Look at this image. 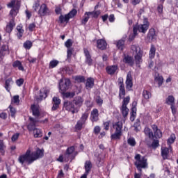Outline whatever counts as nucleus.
Instances as JSON below:
<instances>
[{
	"instance_id": "nucleus-1",
	"label": "nucleus",
	"mask_w": 178,
	"mask_h": 178,
	"mask_svg": "<svg viewBox=\"0 0 178 178\" xmlns=\"http://www.w3.org/2000/svg\"><path fill=\"white\" fill-rule=\"evenodd\" d=\"M42 156H44V151L40 149L32 154L30 150H27L25 154L19 156L18 161L22 165H23L24 162H27L28 165H30L33 163L34 161H36L38 158H42Z\"/></svg>"
},
{
	"instance_id": "nucleus-2",
	"label": "nucleus",
	"mask_w": 178,
	"mask_h": 178,
	"mask_svg": "<svg viewBox=\"0 0 178 178\" xmlns=\"http://www.w3.org/2000/svg\"><path fill=\"white\" fill-rule=\"evenodd\" d=\"M135 159L134 165L140 173L135 172L134 178H141V176H143V169H148L147 159L145 156L141 157V154H136Z\"/></svg>"
},
{
	"instance_id": "nucleus-3",
	"label": "nucleus",
	"mask_w": 178,
	"mask_h": 178,
	"mask_svg": "<svg viewBox=\"0 0 178 178\" xmlns=\"http://www.w3.org/2000/svg\"><path fill=\"white\" fill-rule=\"evenodd\" d=\"M113 129L115 132L111 135L112 140H119L122 137V129H123V123L122 122H118L113 124Z\"/></svg>"
},
{
	"instance_id": "nucleus-4",
	"label": "nucleus",
	"mask_w": 178,
	"mask_h": 178,
	"mask_svg": "<svg viewBox=\"0 0 178 178\" xmlns=\"http://www.w3.org/2000/svg\"><path fill=\"white\" fill-rule=\"evenodd\" d=\"M149 28V22H148V19L144 18L143 19V24L136 25L134 27V29H136V33L139 31V33H143V34H145L147 33V31Z\"/></svg>"
},
{
	"instance_id": "nucleus-5",
	"label": "nucleus",
	"mask_w": 178,
	"mask_h": 178,
	"mask_svg": "<svg viewBox=\"0 0 178 178\" xmlns=\"http://www.w3.org/2000/svg\"><path fill=\"white\" fill-rule=\"evenodd\" d=\"M70 87V79H60L59 81V90L61 94H65Z\"/></svg>"
},
{
	"instance_id": "nucleus-6",
	"label": "nucleus",
	"mask_w": 178,
	"mask_h": 178,
	"mask_svg": "<svg viewBox=\"0 0 178 178\" xmlns=\"http://www.w3.org/2000/svg\"><path fill=\"white\" fill-rule=\"evenodd\" d=\"M146 41H147V42H154V41H156V31L155 29L152 28L149 30Z\"/></svg>"
},
{
	"instance_id": "nucleus-7",
	"label": "nucleus",
	"mask_w": 178,
	"mask_h": 178,
	"mask_svg": "<svg viewBox=\"0 0 178 178\" xmlns=\"http://www.w3.org/2000/svg\"><path fill=\"white\" fill-rule=\"evenodd\" d=\"M64 106L66 111H68L69 112H72V114L77 113L79 112V110H77V108H76V106H74V104L73 103V102H65Z\"/></svg>"
},
{
	"instance_id": "nucleus-8",
	"label": "nucleus",
	"mask_w": 178,
	"mask_h": 178,
	"mask_svg": "<svg viewBox=\"0 0 178 178\" xmlns=\"http://www.w3.org/2000/svg\"><path fill=\"white\" fill-rule=\"evenodd\" d=\"M72 102L79 112V111H80V108L82 107L83 104H84V98L80 96H76L74 97Z\"/></svg>"
},
{
	"instance_id": "nucleus-9",
	"label": "nucleus",
	"mask_w": 178,
	"mask_h": 178,
	"mask_svg": "<svg viewBox=\"0 0 178 178\" xmlns=\"http://www.w3.org/2000/svg\"><path fill=\"white\" fill-rule=\"evenodd\" d=\"M126 88L128 91H130L131 88H133V76H131V72H129L127 75V79H126Z\"/></svg>"
},
{
	"instance_id": "nucleus-10",
	"label": "nucleus",
	"mask_w": 178,
	"mask_h": 178,
	"mask_svg": "<svg viewBox=\"0 0 178 178\" xmlns=\"http://www.w3.org/2000/svg\"><path fill=\"white\" fill-rule=\"evenodd\" d=\"M38 15L40 16H48L49 15V8L47 6V4L42 3L38 10Z\"/></svg>"
},
{
	"instance_id": "nucleus-11",
	"label": "nucleus",
	"mask_w": 178,
	"mask_h": 178,
	"mask_svg": "<svg viewBox=\"0 0 178 178\" xmlns=\"http://www.w3.org/2000/svg\"><path fill=\"white\" fill-rule=\"evenodd\" d=\"M83 52L85 55V63L88 65V66H92V58H91V54L88 49L84 48Z\"/></svg>"
},
{
	"instance_id": "nucleus-12",
	"label": "nucleus",
	"mask_w": 178,
	"mask_h": 178,
	"mask_svg": "<svg viewBox=\"0 0 178 178\" xmlns=\"http://www.w3.org/2000/svg\"><path fill=\"white\" fill-rule=\"evenodd\" d=\"M6 55H9V47L6 45H3L0 49V62L3 60Z\"/></svg>"
},
{
	"instance_id": "nucleus-13",
	"label": "nucleus",
	"mask_w": 178,
	"mask_h": 178,
	"mask_svg": "<svg viewBox=\"0 0 178 178\" xmlns=\"http://www.w3.org/2000/svg\"><path fill=\"white\" fill-rule=\"evenodd\" d=\"M91 122L94 123V122H98L99 120V113L98 109L94 108L90 113V118Z\"/></svg>"
},
{
	"instance_id": "nucleus-14",
	"label": "nucleus",
	"mask_w": 178,
	"mask_h": 178,
	"mask_svg": "<svg viewBox=\"0 0 178 178\" xmlns=\"http://www.w3.org/2000/svg\"><path fill=\"white\" fill-rule=\"evenodd\" d=\"M151 127L154 133V138H161L162 131H161V129H158V126L152 124Z\"/></svg>"
},
{
	"instance_id": "nucleus-15",
	"label": "nucleus",
	"mask_w": 178,
	"mask_h": 178,
	"mask_svg": "<svg viewBox=\"0 0 178 178\" xmlns=\"http://www.w3.org/2000/svg\"><path fill=\"white\" fill-rule=\"evenodd\" d=\"M19 8H20V2H17L15 8H13L10 12V15L12 17L11 20H15V17H16V15L19 13Z\"/></svg>"
},
{
	"instance_id": "nucleus-16",
	"label": "nucleus",
	"mask_w": 178,
	"mask_h": 178,
	"mask_svg": "<svg viewBox=\"0 0 178 178\" xmlns=\"http://www.w3.org/2000/svg\"><path fill=\"white\" fill-rule=\"evenodd\" d=\"M31 109L33 113V115L35 116V118H40L41 113L40 112V106L33 104L31 106Z\"/></svg>"
},
{
	"instance_id": "nucleus-17",
	"label": "nucleus",
	"mask_w": 178,
	"mask_h": 178,
	"mask_svg": "<svg viewBox=\"0 0 178 178\" xmlns=\"http://www.w3.org/2000/svg\"><path fill=\"white\" fill-rule=\"evenodd\" d=\"M106 41L103 39H99L97 41V47L102 51L106 49Z\"/></svg>"
},
{
	"instance_id": "nucleus-18",
	"label": "nucleus",
	"mask_w": 178,
	"mask_h": 178,
	"mask_svg": "<svg viewBox=\"0 0 178 178\" xmlns=\"http://www.w3.org/2000/svg\"><path fill=\"white\" fill-rule=\"evenodd\" d=\"M30 123L27 126V129L29 131H33L35 129V124H37V121L35 119L30 117L29 118Z\"/></svg>"
},
{
	"instance_id": "nucleus-19",
	"label": "nucleus",
	"mask_w": 178,
	"mask_h": 178,
	"mask_svg": "<svg viewBox=\"0 0 178 178\" xmlns=\"http://www.w3.org/2000/svg\"><path fill=\"white\" fill-rule=\"evenodd\" d=\"M116 70H118V65H108L106 67V72L111 76L116 73Z\"/></svg>"
},
{
	"instance_id": "nucleus-20",
	"label": "nucleus",
	"mask_w": 178,
	"mask_h": 178,
	"mask_svg": "<svg viewBox=\"0 0 178 178\" xmlns=\"http://www.w3.org/2000/svg\"><path fill=\"white\" fill-rule=\"evenodd\" d=\"M59 105H60V99L56 97H53V106L51 108L52 111H56V109L59 108Z\"/></svg>"
},
{
	"instance_id": "nucleus-21",
	"label": "nucleus",
	"mask_w": 178,
	"mask_h": 178,
	"mask_svg": "<svg viewBox=\"0 0 178 178\" xmlns=\"http://www.w3.org/2000/svg\"><path fill=\"white\" fill-rule=\"evenodd\" d=\"M85 173L86 175H90V172H91V169H92V163L90 161H86L85 162Z\"/></svg>"
},
{
	"instance_id": "nucleus-22",
	"label": "nucleus",
	"mask_w": 178,
	"mask_h": 178,
	"mask_svg": "<svg viewBox=\"0 0 178 178\" xmlns=\"http://www.w3.org/2000/svg\"><path fill=\"white\" fill-rule=\"evenodd\" d=\"M144 133L145 136H147L150 140H154V132H152V130L149 129L148 127H145L144 129Z\"/></svg>"
},
{
	"instance_id": "nucleus-23",
	"label": "nucleus",
	"mask_w": 178,
	"mask_h": 178,
	"mask_svg": "<svg viewBox=\"0 0 178 178\" xmlns=\"http://www.w3.org/2000/svg\"><path fill=\"white\" fill-rule=\"evenodd\" d=\"M16 25L15 24V19H11L8 24H7L6 27V33H12V30H13V27Z\"/></svg>"
},
{
	"instance_id": "nucleus-24",
	"label": "nucleus",
	"mask_w": 178,
	"mask_h": 178,
	"mask_svg": "<svg viewBox=\"0 0 178 178\" xmlns=\"http://www.w3.org/2000/svg\"><path fill=\"white\" fill-rule=\"evenodd\" d=\"M122 60L124 63H127L128 65H130V66H133V65H134V61L133 60V58L130 56L124 55Z\"/></svg>"
},
{
	"instance_id": "nucleus-25",
	"label": "nucleus",
	"mask_w": 178,
	"mask_h": 178,
	"mask_svg": "<svg viewBox=\"0 0 178 178\" xmlns=\"http://www.w3.org/2000/svg\"><path fill=\"white\" fill-rule=\"evenodd\" d=\"M161 156L163 159H168L169 156V149L168 147H161Z\"/></svg>"
},
{
	"instance_id": "nucleus-26",
	"label": "nucleus",
	"mask_w": 178,
	"mask_h": 178,
	"mask_svg": "<svg viewBox=\"0 0 178 178\" xmlns=\"http://www.w3.org/2000/svg\"><path fill=\"white\" fill-rule=\"evenodd\" d=\"M118 97L120 99H123L126 95V88L124 86H119Z\"/></svg>"
},
{
	"instance_id": "nucleus-27",
	"label": "nucleus",
	"mask_w": 178,
	"mask_h": 178,
	"mask_svg": "<svg viewBox=\"0 0 178 178\" xmlns=\"http://www.w3.org/2000/svg\"><path fill=\"white\" fill-rule=\"evenodd\" d=\"M131 49L134 52V54H136V55L143 53L141 49L140 48V46H138V44H132L131 46Z\"/></svg>"
},
{
	"instance_id": "nucleus-28",
	"label": "nucleus",
	"mask_w": 178,
	"mask_h": 178,
	"mask_svg": "<svg viewBox=\"0 0 178 178\" xmlns=\"http://www.w3.org/2000/svg\"><path fill=\"white\" fill-rule=\"evenodd\" d=\"M74 146H71L66 149L65 152H67V154H69L72 156H74V158H76V155H77V152H74Z\"/></svg>"
},
{
	"instance_id": "nucleus-29",
	"label": "nucleus",
	"mask_w": 178,
	"mask_h": 178,
	"mask_svg": "<svg viewBox=\"0 0 178 178\" xmlns=\"http://www.w3.org/2000/svg\"><path fill=\"white\" fill-rule=\"evenodd\" d=\"M155 52H156V48H155L154 44H152L149 53V59H154V58H155Z\"/></svg>"
},
{
	"instance_id": "nucleus-30",
	"label": "nucleus",
	"mask_w": 178,
	"mask_h": 178,
	"mask_svg": "<svg viewBox=\"0 0 178 178\" xmlns=\"http://www.w3.org/2000/svg\"><path fill=\"white\" fill-rule=\"evenodd\" d=\"M86 87L87 90L92 88L94 87V79L88 78L86 81Z\"/></svg>"
},
{
	"instance_id": "nucleus-31",
	"label": "nucleus",
	"mask_w": 178,
	"mask_h": 178,
	"mask_svg": "<svg viewBox=\"0 0 178 178\" xmlns=\"http://www.w3.org/2000/svg\"><path fill=\"white\" fill-rule=\"evenodd\" d=\"M135 62L136 65L143 63V52L135 55Z\"/></svg>"
},
{
	"instance_id": "nucleus-32",
	"label": "nucleus",
	"mask_w": 178,
	"mask_h": 178,
	"mask_svg": "<svg viewBox=\"0 0 178 178\" xmlns=\"http://www.w3.org/2000/svg\"><path fill=\"white\" fill-rule=\"evenodd\" d=\"M10 84H13V81H12V79H8L6 80L4 87L6 91H8V92L10 91Z\"/></svg>"
},
{
	"instance_id": "nucleus-33",
	"label": "nucleus",
	"mask_w": 178,
	"mask_h": 178,
	"mask_svg": "<svg viewBox=\"0 0 178 178\" xmlns=\"http://www.w3.org/2000/svg\"><path fill=\"white\" fill-rule=\"evenodd\" d=\"M33 136L35 138H39L40 137H42V131L40 129H34L33 130Z\"/></svg>"
},
{
	"instance_id": "nucleus-34",
	"label": "nucleus",
	"mask_w": 178,
	"mask_h": 178,
	"mask_svg": "<svg viewBox=\"0 0 178 178\" xmlns=\"http://www.w3.org/2000/svg\"><path fill=\"white\" fill-rule=\"evenodd\" d=\"M13 67H17L19 70H24V67L22 65V62L19 60H16L13 63Z\"/></svg>"
},
{
	"instance_id": "nucleus-35",
	"label": "nucleus",
	"mask_w": 178,
	"mask_h": 178,
	"mask_svg": "<svg viewBox=\"0 0 178 178\" xmlns=\"http://www.w3.org/2000/svg\"><path fill=\"white\" fill-rule=\"evenodd\" d=\"M17 36L18 38H22L23 37V33H24V30L23 29V27L22 26H17Z\"/></svg>"
},
{
	"instance_id": "nucleus-36",
	"label": "nucleus",
	"mask_w": 178,
	"mask_h": 178,
	"mask_svg": "<svg viewBox=\"0 0 178 178\" xmlns=\"http://www.w3.org/2000/svg\"><path fill=\"white\" fill-rule=\"evenodd\" d=\"M165 104H167V105H170L171 106L172 105H174L175 97L172 95H169L165 99Z\"/></svg>"
},
{
	"instance_id": "nucleus-37",
	"label": "nucleus",
	"mask_w": 178,
	"mask_h": 178,
	"mask_svg": "<svg viewBox=\"0 0 178 178\" xmlns=\"http://www.w3.org/2000/svg\"><path fill=\"white\" fill-rule=\"evenodd\" d=\"M121 112L123 118H127V115H129V108H127V106H122Z\"/></svg>"
},
{
	"instance_id": "nucleus-38",
	"label": "nucleus",
	"mask_w": 178,
	"mask_h": 178,
	"mask_svg": "<svg viewBox=\"0 0 178 178\" xmlns=\"http://www.w3.org/2000/svg\"><path fill=\"white\" fill-rule=\"evenodd\" d=\"M69 17L67 15H65V16H63V15H61L59 17V23H60V24H62L63 23H69Z\"/></svg>"
},
{
	"instance_id": "nucleus-39",
	"label": "nucleus",
	"mask_w": 178,
	"mask_h": 178,
	"mask_svg": "<svg viewBox=\"0 0 178 178\" xmlns=\"http://www.w3.org/2000/svg\"><path fill=\"white\" fill-rule=\"evenodd\" d=\"M6 149V145L3 140H0V154L1 155H5V150Z\"/></svg>"
},
{
	"instance_id": "nucleus-40",
	"label": "nucleus",
	"mask_w": 178,
	"mask_h": 178,
	"mask_svg": "<svg viewBox=\"0 0 178 178\" xmlns=\"http://www.w3.org/2000/svg\"><path fill=\"white\" fill-rule=\"evenodd\" d=\"M74 159V156H71V154H69L67 152H65L64 154V161L65 162H72V161Z\"/></svg>"
},
{
	"instance_id": "nucleus-41",
	"label": "nucleus",
	"mask_w": 178,
	"mask_h": 178,
	"mask_svg": "<svg viewBox=\"0 0 178 178\" xmlns=\"http://www.w3.org/2000/svg\"><path fill=\"white\" fill-rule=\"evenodd\" d=\"M117 47L118 48V49H120V51H123V49H124V40H120L117 42Z\"/></svg>"
},
{
	"instance_id": "nucleus-42",
	"label": "nucleus",
	"mask_w": 178,
	"mask_h": 178,
	"mask_svg": "<svg viewBox=\"0 0 178 178\" xmlns=\"http://www.w3.org/2000/svg\"><path fill=\"white\" fill-rule=\"evenodd\" d=\"M86 15H92L93 17L97 19L101 15V12L99 10L97 11H92V12H86Z\"/></svg>"
},
{
	"instance_id": "nucleus-43",
	"label": "nucleus",
	"mask_w": 178,
	"mask_h": 178,
	"mask_svg": "<svg viewBox=\"0 0 178 178\" xmlns=\"http://www.w3.org/2000/svg\"><path fill=\"white\" fill-rule=\"evenodd\" d=\"M8 109H10V113L11 118H15L16 116V108L13 107L12 105H10L8 107Z\"/></svg>"
},
{
	"instance_id": "nucleus-44",
	"label": "nucleus",
	"mask_w": 178,
	"mask_h": 178,
	"mask_svg": "<svg viewBox=\"0 0 178 178\" xmlns=\"http://www.w3.org/2000/svg\"><path fill=\"white\" fill-rule=\"evenodd\" d=\"M176 140V135L175 134H172L170 138L168 139L167 143L168 145L173 144Z\"/></svg>"
},
{
	"instance_id": "nucleus-45",
	"label": "nucleus",
	"mask_w": 178,
	"mask_h": 178,
	"mask_svg": "<svg viewBox=\"0 0 178 178\" xmlns=\"http://www.w3.org/2000/svg\"><path fill=\"white\" fill-rule=\"evenodd\" d=\"M123 101L122 103V106H127L130 102V96H127L126 97H123Z\"/></svg>"
},
{
	"instance_id": "nucleus-46",
	"label": "nucleus",
	"mask_w": 178,
	"mask_h": 178,
	"mask_svg": "<svg viewBox=\"0 0 178 178\" xmlns=\"http://www.w3.org/2000/svg\"><path fill=\"white\" fill-rule=\"evenodd\" d=\"M143 97L145 99H149L151 98V92L148 90H144L143 92Z\"/></svg>"
},
{
	"instance_id": "nucleus-47",
	"label": "nucleus",
	"mask_w": 178,
	"mask_h": 178,
	"mask_svg": "<svg viewBox=\"0 0 178 178\" xmlns=\"http://www.w3.org/2000/svg\"><path fill=\"white\" fill-rule=\"evenodd\" d=\"M90 19V14H86L83 17V19L81 20V24H87V22H88V20Z\"/></svg>"
},
{
	"instance_id": "nucleus-48",
	"label": "nucleus",
	"mask_w": 178,
	"mask_h": 178,
	"mask_svg": "<svg viewBox=\"0 0 178 178\" xmlns=\"http://www.w3.org/2000/svg\"><path fill=\"white\" fill-rule=\"evenodd\" d=\"M77 15V10L72 9L68 14H67V16H68L69 19H72L74 17Z\"/></svg>"
},
{
	"instance_id": "nucleus-49",
	"label": "nucleus",
	"mask_w": 178,
	"mask_h": 178,
	"mask_svg": "<svg viewBox=\"0 0 178 178\" xmlns=\"http://www.w3.org/2000/svg\"><path fill=\"white\" fill-rule=\"evenodd\" d=\"M31 47H33V42L30 40H26L24 43V48H25V49H30Z\"/></svg>"
},
{
	"instance_id": "nucleus-50",
	"label": "nucleus",
	"mask_w": 178,
	"mask_h": 178,
	"mask_svg": "<svg viewBox=\"0 0 178 178\" xmlns=\"http://www.w3.org/2000/svg\"><path fill=\"white\" fill-rule=\"evenodd\" d=\"M127 143L129 145H131V147H136V144H137V143L136 142V139H134V138H128Z\"/></svg>"
},
{
	"instance_id": "nucleus-51",
	"label": "nucleus",
	"mask_w": 178,
	"mask_h": 178,
	"mask_svg": "<svg viewBox=\"0 0 178 178\" xmlns=\"http://www.w3.org/2000/svg\"><path fill=\"white\" fill-rule=\"evenodd\" d=\"M88 119V113L86 112L84 113L82 116L80 118V121L82 123H86V122L87 121V120Z\"/></svg>"
},
{
	"instance_id": "nucleus-52",
	"label": "nucleus",
	"mask_w": 178,
	"mask_h": 178,
	"mask_svg": "<svg viewBox=\"0 0 178 178\" xmlns=\"http://www.w3.org/2000/svg\"><path fill=\"white\" fill-rule=\"evenodd\" d=\"M65 45L66 47V48H67V49H71V47L73 46V40H72L71 39H68L65 42Z\"/></svg>"
},
{
	"instance_id": "nucleus-53",
	"label": "nucleus",
	"mask_w": 178,
	"mask_h": 178,
	"mask_svg": "<svg viewBox=\"0 0 178 178\" xmlns=\"http://www.w3.org/2000/svg\"><path fill=\"white\" fill-rule=\"evenodd\" d=\"M63 95H65V97L66 98H73V97H74V95H76V92H65L64 94H63Z\"/></svg>"
},
{
	"instance_id": "nucleus-54",
	"label": "nucleus",
	"mask_w": 178,
	"mask_h": 178,
	"mask_svg": "<svg viewBox=\"0 0 178 178\" xmlns=\"http://www.w3.org/2000/svg\"><path fill=\"white\" fill-rule=\"evenodd\" d=\"M59 63V61L56 60H51L49 63V69H54V67H56Z\"/></svg>"
},
{
	"instance_id": "nucleus-55",
	"label": "nucleus",
	"mask_w": 178,
	"mask_h": 178,
	"mask_svg": "<svg viewBox=\"0 0 178 178\" xmlns=\"http://www.w3.org/2000/svg\"><path fill=\"white\" fill-rule=\"evenodd\" d=\"M134 130L135 131L138 132L141 130V125L140 124V121H137L136 122L134 123Z\"/></svg>"
},
{
	"instance_id": "nucleus-56",
	"label": "nucleus",
	"mask_w": 178,
	"mask_h": 178,
	"mask_svg": "<svg viewBox=\"0 0 178 178\" xmlns=\"http://www.w3.org/2000/svg\"><path fill=\"white\" fill-rule=\"evenodd\" d=\"M155 79H156V81L158 82L159 86L161 87V86H162L163 83V76L159 75L156 77Z\"/></svg>"
},
{
	"instance_id": "nucleus-57",
	"label": "nucleus",
	"mask_w": 178,
	"mask_h": 178,
	"mask_svg": "<svg viewBox=\"0 0 178 178\" xmlns=\"http://www.w3.org/2000/svg\"><path fill=\"white\" fill-rule=\"evenodd\" d=\"M134 33L131 34L129 37V41H133V40H134V38H136V35H137V29L136 28H134L133 29Z\"/></svg>"
},
{
	"instance_id": "nucleus-58",
	"label": "nucleus",
	"mask_w": 178,
	"mask_h": 178,
	"mask_svg": "<svg viewBox=\"0 0 178 178\" xmlns=\"http://www.w3.org/2000/svg\"><path fill=\"white\" fill-rule=\"evenodd\" d=\"M85 124L84 122H82V121H80L79 120L75 126V129L76 130H81V129H83V124Z\"/></svg>"
},
{
	"instance_id": "nucleus-59",
	"label": "nucleus",
	"mask_w": 178,
	"mask_h": 178,
	"mask_svg": "<svg viewBox=\"0 0 178 178\" xmlns=\"http://www.w3.org/2000/svg\"><path fill=\"white\" fill-rule=\"evenodd\" d=\"M40 97L38 98V99L42 101V99H44V98H47V91L44 90L42 93V90H40Z\"/></svg>"
},
{
	"instance_id": "nucleus-60",
	"label": "nucleus",
	"mask_w": 178,
	"mask_h": 178,
	"mask_svg": "<svg viewBox=\"0 0 178 178\" xmlns=\"http://www.w3.org/2000/svg\"><path fill=\"white\" fill-rule=\"evenodd\" d=\"M17 0H12L8 5V8H15V6H16V3H17Z\"/></svg>"
},
{
	"instance_id": "nucleus-61",
	"label": "nucleus",
	"mask_w": 178,
	"mask_h": 178,
	"mask_svg": "<svg viewBox=\"0 0 178 178\" xmlns=\"http://www.w3.org/2000/svg\"><path fill=\"white\" fill-rule=\"evenodd\" d=\"M110 124H111V121L104 122L103 123V127H104V130L108 131V130H109Z\"/></svg>"
},
{
	"instance_id": "nucleus-62",
	"label": "nucleus",
	"mask_w": 178,
	"mask_h": 178,
	"mask_svg": "<svg viewBox=\"0 0 178 178\" xmlns=\"http://www.w3.org/2000/svg\"><path fill=\"white\" fill-rule=\"evenodd\" d=\"M157 12L159 15H162L163 13V5L159 4L157 7Z\"/></svg>"
},
{
	"instance_id": "nucleus-63",
	"label": "nucleus",
	"mask_w": 178,
	"mask_h": 178,
	"mask_svg": "<svg viewBox=\"0 0 178 178\" xmlns=\"http://www.w3.org/2000/svg\"><path fill=\"white\" fill-rule=\"evenodd\" d=\"M72 55H73V49H67V59H71Z\"/></svg>"
},
{
	"instance_id": "nucleus-64",
	"label": "nucleus",
	"mask_w": 178,
	"mask_h": 178,
	"mask_svg": "<svg viewBox=\"0 0 178 178\" xmlns=\"http://www.w3.org/2000/svg\"><path fill=\"white\" fill-rule=\"evenodd\" d=\"M152 148H158L159 147V140H154L152 143Z\"/></svg>"
}]
</instances>
